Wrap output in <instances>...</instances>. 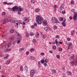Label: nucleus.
Segmentation results:
<instances>
[{
  "label": "nucleus",
  "instance_id": "39448f33",
  "mask_svg": "<svg viewBox=\"0 0 77 77\" xmlns=\"http://www.w3.org/2000/svg\"><path fill=\"white\" fill-rule=\"evenodd\" d=\"M22 37L21 35H19L18 36V37L17 38V39L18 40L17 41V43L19 44L20 42V40H21Z\"/></svg>",
  "mask_w": 77,
  "mask_h": 77
},
{
  "label": "nucleus",
  "instance_id": "69168bd1",
  "mask_svg": "<svg viewBox=\"0 0 77 77\" xmlns=\"http://www.w3.org/2000/svg\"><path fill=\"white\" fill-rule=\"evenodd\" d=\"M41 56H44V53H41Z\"/></svg>",
  "mask_w": 77,
  "mask_h": 77
},
{
  "label": "nucleus",
  "instance_id": "09e8293b",
  "mask_svg": "<svg viewBox=\"0 0 77 77\" xmlns=\"http://www.w3.org/2000/svg\"><path fill=\"white\" fill-rule=\"evenodd\" d=\"M12 4H13V3H11V2H10V3H8V4H7V5H12Z\"/></svg>",
  "mask_w": 77,
  "mask_h": 77
},
{
  "label": "nucleus",
  "instance_id": "b1692460",
  "mask_svg": "<svg viewBox=\"0 0 77 77\" xmlns=\"http://www.w3.org/2000/svg\"><path fill=\"white\" fill-rule=\"evenodd\" d=\"M52 72L54 73H56V70L54 69H53L52 70Z\"/></svg>",
  "mask_w": 77,
  "mask_h": 77
},
{
  "label": "nucleus",
  "instance_id": "393cba45",
  "mask_svg": "<svg viewBox=\"0 0 77 77\" xmlns=\"http://www.w3.org/2000/svg\"><path fill=\"white\" fill-rule=\"evenodd\" d=\"M53 28L54 29V30H56V29H57V26L56 25H54L53 26Z\"/></svg>",
  "mask_w": 77,
  "mask_h": 77
},
{
  "label": "nucleus",
  "instance_id": "de8ad7c7",
  "mask_svg": "<svg viewBox=\"0 0 77 77\" xmlns=\"http://www.w3.org/2000/svg\"><path fill=\"white\" fill-rule=\"evenodd\" d=\"M58 50L59 51H62V48H60Z\"/></svg>",
  "mask_w": 77,
  "mask_h": 77
},
{
  "label": "nucleus",
  "instance_id": "2f4dec72",
  "mask_svg": "<svg viewBox=\"0 0 77 77\" xmlns=\"http://www.w3.org/2000/svg\"><path fill=\"white\" fill-rule=\"evenodd\" d=\"M35 50V49L33 48H31L30 49V51L31 52H32L33 51H34Z\"/></svg>",
  "mask_w": 77,
  "mask_h": 77
},
{
  "label": "nucleus",
  "instance_id": "cd10ccee",
  "mask_svg": "<svg viewBox=\"0 0 77 77\" xmlns=\"http://www.w3.org/2000/svg\"><path fill=\"white\" fill-rule=\"evenodd\" d=\"M38 67L39 68H41V63H40V61L38 62Z\"/></svg>",
  "mask_w": 77,
  "mask_h": 77
},
{
  "label": "nucleus",
  "instance_id": "7c9ffc66",
  "mask_svg": "<svg viewBox=\"0 0 77 77\" xmlns=\"http://www.w3.org/2000/svg\"><path fill=\"white\" fill-rule=\"evenodd\" d=\"M45 60H44V59L41 60L40 61L41 63H44V62H45Z\"/></svg>",
  "mask_w": 77,
  "mask_h": 77
},
{
  "label": "nucleus",
  "instance_id": "f8f14e48",
  "mask_svg": "<svg viewBox=\"0 0 77 77\" xmlns=\"http://www.w3.org/2000/svg\"><path fill=\"white\" fill-rule=\"evenodd\" d=\"M65 20H64V21L62 23V24L64 27H65V26H66V24L65 23V21H66L65 18Z\"/></svg>",
  "mask_w": 77,
  "mask_h": 77
},
{
  "label": "nucleus",
  "instance_id": "bf43d9fd",
  "mask_svg": "<svg viewBox=\"0 0 77 77\" xmlns=\"http://www.w3.org/2000/svg\"><path fill=\"white\" fill-rule=\"evenodd\" d=\"M3 4H4L5 5L7 4V5H8V2H4L3 3Z\"/></svg>",
  "mask_w": 77,
  "mask_h": 77
},
{
  "label": "nucleus",
  "instance_id": "72a5a7b5",
  "mask_svg": "<svg viewBox=\"0 0 77 77\" xmlns=\"http://www.w3.org/2000/svg\"><path fill=\"white\" fill-rule=\"evenodd\" d=\"M23 20L24 21H26L27 20V17H24L23 18Z\"/></svg>",
  "mask_w": 77,
  "mask_h": 77
},
{
  "label": "nucleus",
  "instance_id": "6e6552de",
  "mask_svg": "<svg viewBox=\"0 0 77 77\" xmlns=\"http://www.w3.org/2000/svg\"><path fill=\"white\" fill-rule=\"evenodd\" d=\"M5 48H8L9 47L11 46V43H9L8 44H7L5 45Z\"/></svg>",
  "mask_w": 77,
  "mask_h": 77
},
{
  "label": "nucleus",
  "instance_id": "6ab92c4d",
  "mask_svg": "<svg viewBox=\"0 0 77 77\" xmlns=\"http://www.w3.org/2000/svg\"><path fill=\"white\" fill-rule=\"evenodd\" d=\"M71 45H72V44L71 43H69V46L68 47V49H71V48H70L71 47L70 46Z\"/></svg>",
  "mask_w": 77,
  "mask_h": 77
},
{
  "label": "nucleus",
  "instance_id": "5fc2aeb1",
  "mask_svg": "<svg viewBox=\"0 0 77 77\" xmlns=\"http://www.w3.org/2000/svg\"><path fill=\"white\" fill-rule=\"evenodd\" d=\"M57 59H59L60 57V56L59 55H57Z\"/></svg>",
  "mask_w": 77,
  "mask_h": 77
},
{
  "label": "nucleus",
  "instance_id": "c9c22d12",
  "mask_svg": "<svg viewBox=\"0 0 77 77\" xmlns=\"http://www.w3.org/2000/svg\"><path fill=\"white\" fill-rule=\"evenodd\" d=\"M23 50H24V49H23V48H20L19 49V51H20V52L23 51Z\"/></svg>",
  "mask_w": 77,
  "mask_h": 77
},
{
  "label": "nucleus",
  "instance_id": "c756f323",
  "mask_svg": "<svg viewBox=\"0 0 77 77\" xmlns=\"http://www.w3.org/2000/svg\"><path fill=\"white\" fill-rule=\"evenodd\" d=\"M10 32L11 33H13V32H14V30L13 29H12L10 30Z\"/></svg>",
  "mask_w": 77,
  "mask_h": 77
},
{
  "label": "nucleus",
  "instance_id": "338daca9",
  "mask_svg": "<svg viewBox=\"0 0 77 77\" xmlns=\"http://www.w3.org/2000/svg\"><path fill=\"white\" fill-rule=\"evenodd\" d=\"M17 14L19 15H21V13L19 11L17 13Z\"/></svg>",
  "mask_w": 77,
  "mask_h": 77
},
{
  "label": "nucleus",
  "instance_id": "7ed1b4c3",
  "mask_svg": "<svg viewBox=\"0 0 77 77\" xmlns=\"http://www.w3.org/2000/svg\"><path fill=\"white\" fill-rule=\"evenodd\" d=\"M8 21H9L11 23H15V22L17 21V20H14V19L11 17H8Z\"/></svg>",
  "mask_w": 77,
  "mask_h": 77
},
{
  "label": "nucleus",
  "instance_id": "412c9836",
  "mask_svg": "<svg viewBox=\"0 0 77 77\" xmlns=\"http://www.w3.org/2000/svg\"><path fill=\"white\" fill-rule=\"evenodd\" d=\"M8 21V20H6L5 19L3 20V24H5V23H6Z\"/></svg>",
  "mask_w": 77,
  "mask_h": 77
},
{
  "label": "nucleus",
  "instance_id": "f257e3e1",
  "mask_svg": "<svg viewBox=\"0 0 77 77\" xmlns=\"http://www.w3.org/2000/svg\"><path fill=\"white\" fill-rule=\"evenodd\" d=\"M36 22L38 25L41 24L42 22H43V21H44V18L39 15L36 16Z\"/></svg>",
  "mask_w": 77,
  "mask_h": 77
},
{
  "label": "nucleus",
  "instance_id": "ddd939ff",
  "mask_svg": "<svg viewBox=\"0 0 77 77\" xmlns=\"http://www.w3.org/2000/svg\"><path fill=\"white\" fill-rule=\"evenodd\" d=\"M15 38V37L14 36H11L10 37V38H9V40L10 41H13L14 39Z\"/></svg>",
  "mask_w": 77,
  "mask_h": 77
},
{
  "label": "nucleus",
  "instance_id": "864d4df0",
  "mask_svg": "<svg viewBox=\"0 0 77 77\" xmlns=\"http://www.w3.org/2000/svg\"><path fill=\"white\" fill-rule=\"evenodd\" d=\"M59 19L60 20V21H62L63 20V18H60Z\"/></svg>",
  "mask_w": 77,
  "mask_h": 77
},
{
  "label": "nucleus",
  "instance_id": "2eb2a0df",
  "mask_svg": "<svg viewBox=\"0 0 77 77\" xmlns=\"http://www.w3.org/2000/svg\"><path fill=\"white\" fill-rule=\"evenodd\" d=\"M1 49H2V50H6V48L5 47V46L4 45L3 46H2V47H1Z\"/></svg>",
  "mask_w": 77,
  "mask_h": 77
},
{
  "label": "nucleus",
  "instance_id": "f3484780",
  "mask_svg": "<svg viewBox=\"0 0 77 77\" xmlns=\"http://www.w3.org/2000/svg\"><path fill=\"white\" fill-rule=\"evenodd\" d=\"M35 36L36 37V38H38L39 37V34H38V32H37L35 33Z\"/></svg>",
  "mask_w": 77,
  "mask_h": 77
},
{
  "label": "nucleus",
  "instance_id": "3c124183",
  "mask_svg": "<svg viewBox=\"0 0 77 77\" xmlns=\"http://www.w3.org/2000/svg\"><path fill=\"white\" fill-rule=\"evenodd\" d=\"M31 28H32V29H34L35 27V26H34V25H32L31 26Z\"/></svg>",
  "mask_w": 77,
  "mask_h": 77
},
{
  "label": "nucleus",
  "instance_id": "052dcab7",
  "mask_svg": "<svg viewBox=\"0 0 77 77\" xmlns=\"http://www.w3.org/2000/svg\"><path fill=\"white\" fill-rule=\"evenodd\" d=\"M29 54V52L27 51L26 52V55H28Z\"/></svg>",
  "mask_w": 77,
  "mask_h": 77
},
{
  "label": "nucleus",
  "instance_id": "8fccbe9b",
  "mask_svg": "<svg viewBox=\"0 0 77 77\" xmlns=\"http://www.w3.org/2000/svg\"><path fill=\"white\" fill-rule=\"evenodd\" d=\"M28 68L27 66H25L24 68L26 70H27Z\"/></svg>",
  "mask_w": 77,
  "mask_h": 77
},
{
  "label": "nucleus",
  "instance_id": "473e14b6",
  "mask_svg": "<svg viewBox=\"0 0 77 77\" xmlns=\"http://www.w3.org/2000/svg\"><path fill=\"white\" fill-rule=\"evenodd\" d=\"M29 59H30V60H33V59H35V57L33 56H31L30 57Z\"/></svg>",
  "mask_w": 77,
  "mask_h": 77
},
{
  "label": "nucleus",
  "instance_id": "e433bc0d",
  "mask_svg": "<svg viewBox=\"0 0 77 77\" xmlns=\"http://www.w3.org/2000/svg\"><path fill=\"white\" fill-rule=\"evenodd\" d=\"M26 37H29V34H28V33H27V32L26 33Z\"/></svg>",
  "mask_w": 77,
  "mask_h": 77
},
{
  "label": "nucleus",
  "instance_id": "a211bd4d",
  "mask_svg": "<svg viewBox=\"0 0 77 77\" xmlns=\"http://www.w3.org/2000/svg\"><path fill=\"white\" fill-rule=\"evenodd\" d=\"M67 74L68 75H71V72L70 71H68L67 72Z\"/></svg>",
  "mask_w": 77,
  "mask_h": 77
},
{
  "label": "nucleus",
  "instance_id": "4468645a",
  "mask_svg": "<svg viewBox=\"0 0 77 77\" xmlns=\"http://www.w3.org/2000/svg\"><path fill=\"white\" fill-rule=\"evenodd\" d=\"M55 43L56 44V45L57 46H59V42H57V40L56 39L55 40Z\"/></svg>",
  "mask_w": 77,
  "mask_h": 77
},
{
  "label": "nucleus",
  "instance_id": "5701e85b",
  "mask_svg": "<svg viewBox=\"0 0 77 77\" xmlns=\"http://www.w3.org/2000/svg\"><path fill=\"white\" fill-rule=\"evenodd\" d=\"M19 7H20V8H18V10L19 9V11H20V12H21L22 11H23V8H21V7L20 6Z\"/></svg>",
  "mask_w": 77,
  "mask_h": 77
},
{
  "label": "nucleus",
  "instance_id": "58836bf2",
  "mask_svg": "<svg viewBox=\"0 0 77 77\" xmlns=\"http://www.w3.org/2000/svg\"><path fill=\"white\" fill-rule=\"evenodd\" d=\"M35 11L36 12H39V8L36 9Z\"/></svg>",
  "mask_w": 77,
  "mask_h": 77
},
{
  "label": "nucleus",
  "instance_id": "f704fd0d",
  "mask_svg": "<svg viewBox=\"0 0 77 77\" xmlns=\"http://www.w3.org/2000/svg\"><path fill=\"white\" fill-rule=\"evenodd\" d=\"M8 54H6V55H5V57H4L5 59H8Z\"/></svg>",
  "mask_w": 77,
  "mask_h": 77
},
{
  "label": "nucleus",
  "instance_id": "4d7b16f0",
  "mask_svg": "<svg viewBox=\"0 0 77 77\" xmlns=\"http://www.w3.org/2000/svg\"><path fill=\"white\" fill-rule=\"evenodd\" d=\"M43 65L45 66H47V64L46 63H44Z\"/></svg>",
  "mask_w": 77,
  "mask_h": 77
},
{
  "label": "nucleus",
  "instance_id": "f03ea898",
  "mask_svg": "<svg viewBox=\"0 0 77 77\" xmlns=\"http://www.w3.org/2000/svg\"><path fill=\"white\" fill-rule=\"evenodd\" d=\"M35 70L34 69L32 70L30 72V76L31 77H33L34 76L35 72Z\"/></svg>",
  "mask_w": 77,
  "mask_h": 77
},
{
  "label": "nucleus",
  "instance_id": "1a4fd4ad",
  "mask_svg": "<svg viewBox=\"0 0 77 77\" xmlns=\"http://www.w3.org/2000/svg\"><path fill=\"white\" fill-rule=\"evenodd\" d=\"M77 14L75 13L73 14V19L74 21H75L77 20Z\"/></svg>",
  "mask_w": 77,
  "mask_h": 77
},
{
  "label": "nucleus",
  "instance_id": "ea45409f",
  "mask_svg": "<svg viewBox=\"0 0 77 77\" xmlns=\"http://www.w3.org/2000/svg\"><path fill=\"white\" fill-rule=\"evenodd\" d=\"M71 11L73 13H74V12H75V9H72Z\"/></svg>",
  "mask_w": 77,
  "mask_h": 77
},
{
  "label": "nucleus",
  "instance_id": "13d9d810",
  "mask_svg": "<svg viewBox=\"0 0 77 77\" xmlns=\"http://www.w3.org/2000/svg\"><path fill=\"white\" fill-rule=\"evenodd\" d=\"M62 13L63 14H65V11H62Z\"/></svg>",
  "mask_w": 77,
  "mask_h": 77
},
{
  "label": "nucleus",
  "instance_id": "0e129e2a",
  "mask_svg": "<svg viewBox=\"0 0 77 77\" xmlns=\"http://www.w3.org/2000/svg\"><path fill=\"white\" fill-rule=\"evenodd\" d=\"M67 39L68 41H70V38H67Z\"/></svg>",
  "mask_w": 77,
  "mask_h": 77
},
{
  "label": "nucleus",
  "instance_id": "9d476101",
  "mask_svg": "<svg viewBox=\"0 0 77 77\" xmlns=\"http://www.w3.org/2000/svg\"><path fill=\"white\" fill-rule=\"evenodd\" d=\"M43 26H47V20H44V21H43Z\"/></svg>",
  "mask_w": 77,
  "mask_h": 77
},
{
  "label": "nucleus",
  "instance_id": "bb28decb",
  "mask_svg": "<svg viewBox=\"0 0 77 77\" xmlns=\"http://www.w3.org/2000/svg\"><path fill=\"white\" fill-rule=\"evenodd\" d=\"M6 63L7 64H8V65L9 64V63H10V60H7L6 61Z\"/></svg>",
  "mask_w": 77,
  "mask_h": 77
},
{
  "label": "nucleus",
  "instance_id": "c03bdc74",
  "mask_svg": "<svg viewBox=\"0 0 77 77\" xmlns=\"http://www.w3.org/2000/svg\"><path fill=\"white\" fill-rule=\"evenodd\" d=\"M45 60V62H46V63H47L48 62V59H46Z\"/></svg>",
  "mask_w": 77,
  "mask_h": 77
},
{
  "label": "nucleus",
  "instance_id": "6e6d98bb",
  "mask_svg": "<svg viewBox=\"0 0 77 77\" xmlns=\"http://www.w3.org/2000/svg\"><path fill=\"white\" fill-rule=\"evenodd\" d=\"M33 35H34L33 34V32H30V35H31V36H33Z\"/></svg>",
  "mask_w": 77,
  "mask_h": 77
},
{
  "label": "nucleus",
  "instance_id": "4be33fe9",
  "mask_svg": "<svg viewBox=\"0 0 77 77\" xmlns=\"http://www.w3.org/2000/svg\"><path fill=\"white\" fill-rule=\"evenodd\" d=\"M20 71H21L23 70V66H20Z\"/></svg>",
  "mask_w": 77,
  "mask_h": 77
},
{
  "label": "nucleus",
  "instance_id": "dca6fc26",
  "mask_svg": "<svg viewBox=\"0 0 77 77\" xmlns=\"http://www.w3.org/2000/svg\"><path fill=\"white\" fill-rule=\"evenodd\" d=\"M42 36H43V38L44 39H45L46 38V35L45 34H42V33H41Z\"/></svg>",
  "mask_w": 77,
  "mask_h": 77
},
{
  "label": "nucleus",
  "instance_id": "37998d69",
  "mask_svg": "<svg viewBox=\"0 0 77 77\" xmlns=\"http://www.w3.org/2000/svg\"><path fill=\"white\" fill-rule=\"evenodd\" d=\"M5 14H6V12H3L2 13V15H5Z\"/></svg>",
  "mask_w": 77,
  "mask_h": 77
},
{
  "label": "nucleus",
  "instance_id": "79ce46f5",
  "mask_svg": "<svg viewBox=\"0 0 77 77\" xmlns=\"http://www.w3.org/2000/svg\"><path fill=\"white\" fill-rule=\"evenodd\" d=\"M57 8H58V6L57 5H55L54 6V9H57Z\"/></svg>",
  "mask_w": 77,
  "mask_h": 77
},
{
  "label": "nucleus",
  "instance_id": "680f3d73",
  "mask_svg": "<svg viewBox=\"0 0 77 77\" xmlns=\"http://www.w3.org/2000/svg\"><path fill=\"white\" fill-rule=\"evenodd\" d=\"M69 20H72V17L70 16L69 17Z\"/></svg>",
  "mask_w": 77,
  "mask_h": 77
},
{
  "label": "nucleus",
  "instance_id": "603ef678",
  "mask_svg": "<svg viewBox=\"0 0 77 77\" xmlns=\"http://www.w3.org/2000/svg\"><path fill=\"white\" fill-rule=\"evenodd\" d=\"M53 49H54V50H55L56 48V47L55 46H54L52 47Z\"/></svg>",
  "mask_w": 77,
  "mask_h": 77
},
{
  "label": "nucleus",
  "instance_id": "20e7f679",
  "mask_svg": "<svg viewBox=\"0 0 77 77\" xmlns=\"http://www.w3.org/2000/svg\"><path fill=\"white\" fill-rule=\"evenodd\" d=\"M52 21L53 23H59V22L58 20H57L56 18L55 17L52 18Z\"/></svg>",
  "mask_w": 77,
  "mask_h": 77
},
{
  "label": "nucleus",
  "instance_id": "49530a36",
  "mask_svg": "<svg viewBox=\"0 0 77 77\" xmlns=\"http://www.w3.org/2000/svg\"><path fill=\"white\" fill-rule=\"evenodd\" d=\"M32 42L34 44H35V43L36 42V39H34L32 40Z\"/></svg>",
  "mask_w": 77,
  "mask_h": 77
},
{
  "label": "nucleus",
  "instance_id": "aec40b11",
  "mask_svg": "<svg viewBox=\"0 0 77 77\" xmlns=\"http://www.w3.org/2000/svg\"><path fill=\"white\" fill-rule=\"evenodd\" d=\"M15 35H17V36H19L20 35V34H18V32H17V31H15L14 33Z\"/></svg>",
  "mask_w": 77,
  "mask_h": 77
},
{
  "label": "nucleus",
  "instance_id": "c85d7f7f",
  "mask_svg": "<svg viewBox=\"0 0 77 77\" xmlns=\"http://www.w3.org/2000/svg\"><path fill=\"white\" fill-rule=\"evenodd\" d=\"M75 57V56H74V54H72L71 55V58H74Z\"/></svg>",
  "mask_w": 77,
  "mask_h": 77
},
{
  "label": "nucleus",
  "instance_id": "a18cd8bd",
  "mask_svg": "<svg viewBox=\"0 0 77 77\" xmlns=\"http://www.w3.org/2000/svg\"><path fill=\"white\" fill-rule=\"evenodd\" d=\"M56 38H57L58 39H59L60 38V36L59 35H56Z\"/></svg>",
  "mask_w": 77,
  "mask_h": 77
},
{
  "label": "nucleus",
  "instance_id": "774afa93",
  "mask_svg": "<svg viewBox=\"0 0 77 77\" xmlns=\"http://www.w3.org/2000/svg\"><path fill=\"white\" fill-rule=\"evenodd\" d=\"M6 51H10V50H11V49H6Z\"/></svg>",
  "mask_w": 77,
  "mask_h": 77
},
{
  "label": "nucleus",
  "instance_id": "9b49d317",
  "mask_svg": "<svg viewBox=\"0 0 77 77\" xmlns=\"http://www.w3.org/2000/svg\"><path fill=\"white\" fill-rule=\"evenodd\" d=\"M46 26V27L45 28V31H48V30H50V27H48V25H47Z\"/></svg>",
  "mask_w": 77,
  "mask_h": 77
},
{
  "label": "nucleus",
  "instance_id": "423d86ee",
  "mask_svg": "<svg viewBox=\"0 0 77 77\" xmlns=\"http://www.w3.org/2000/svg\"><path fill=\"white\" fill-rule=\"evenodd\" d=\"M20 8V7H17V6H14L12 8V11H14L15 10H18V8Z\"/></svg>",
  "mask_w": 77,
  "mask_h": 77
},
{
  "label": "nucleus",
  "instance_id": "a878e982",
  "mask_svg": "<svg viewBox=\"0 0 77 77\" xmlns=\"http://www.w3.org/2000/svg\"><path fill=\"white\" fill-rule=\"evenodd\" d=\"M64 4H62L60 6V8L61 9H62L63 8V7H64Z\"/></svg>",
  "mask_w": 77,
  "mask_h": 77
},
{
  "label": "nucleus",
  "instance_id": "a19ab883",
  "mask_svg": "<svg viewBox=\"0 0 77 77\" xmlns=\"http://www.w3.org/2000/svg\"><path fill=\"white\" fill-rule=\"evenodd\" d=\"M74 32H74V31H72L71 32V35H74Z\"/></svg>",
  "mask_w": 77,
  "mask_h": 77
},
{
  "label": "nucleus",
  "instance_id": "4c0bfd02",
  "mask_svg": "<svg viewBox=\"0 0 77 77\" xmlns=\"http://www.w3.org/2000/svg\"><path fill=\"white\" fill-rule=\"evenodd\" d=\"M31 3L32 4H33L34 3H35V0H31Z\"/></svg>",
  "mask_w": 77,
  "mask_h": 77
},
{
  "label": "nucleus",
  "instance_id": "e2e57ef3",
  "mask_svg": "<svg viewBox=\"0 0 77 77\" xmlns=\"http://www.w3.org/2000/svg\"><path fill=\"white\" fill-rule=\"evenodd\" d=\"M71 3L72 5L73 4H74V2L73 1H71Z\"/></svg>",
  "mask_w": 77,
  "mask_h": 77
},
{
  "label": "nucleus",
  "instance_id": "0eeeda50",
  "mask_svg": "<svg viewBox=\"0 0 77 77\" xmlns=\"http://www.w3.org/2000/svg\"><path fill=\"white\" fill-rule=\"evenodd\" d=\"M70 63L72 65V66H73L75 65H77V60H76L75 61H71L70 62Z\"/></svg>",
  "mask_w": 77,
  "mask_h": 77
}]
</instances>
